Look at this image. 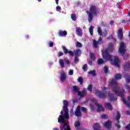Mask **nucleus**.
I'll return each mask as SVG.
<instances>
[{"label": "nucleus", "instance_id": "obj_26", "mask_svg": "<svg viewBox=\"0 0 130 130\" xmlns=\"http://www.w3.org/2000/svg\"><path fill=\"white\" fill-rule=\"evenodd\" d=\"M89 75H92L93 77H95L96 76V71L95 70H92L88 72Z\"/></svg>", "mask_w": 130, "mask_h": 130}, {"label": "nucleus", "instance_id": "obj_35", "mask_svg": "<svg viewBox=\"0 0 130 130\" xmlns=\"http://www.w3.org/2000/svg\"><path fill=\"white\" fill-rule=\"evenodd\" d=\"M90 58L92 60H95V54H94V53H90Z\"/></svg>", "mask_w": 130, "mask_h": 130}, {"label": "nucleus", "instance_id": "obj_19", "mask_svg": "<svg viewBox=\"0 0 130 130\" xmlns=\"http://www.w3.org/2000/svg\"><path fill=\"white\" fill-rule=\"evenodd\" d=\"M124 70L125 71H127V70L130 69V62H127L125 63V64H124L123 67Z\"/></svg>", "mask_w": 130, "mask_h": 130}, {"label": "nucleus", "instance_id": "obj_44", "mask_svg": "<svg viewBox=\"0 0 130 130\" xmlns=\"http://www.w3.org/2000/svg\"><path fill=\"white\" fill-rule=\"evenodd\" d=\"M101 26H103V27H105L106 26H107L106 22H101Z\"/></svg>", "mask_w": 130, "mask_h": 130}, {"label": "nucleus", "instance_id": "obj_47", "mask_svg": "<svg viewBox=\"0 0 130 130\" xmlns=\"http://www.w3.org/2000/svg\"><path fill=\"white\" fill-rule=\"evenodd\" d=\"M56 9L57 11H58V10H61V8L60 7V6H57L56 7Z\"/></svg>", "mask_w": 130, "mask_h": 130}, {"label": "nucleus", "instance_id": "obj_57", "mask_svg": "<svg viewBox=\"0 0 130 130\" xmlns=\"http://www.w3.org/2000/svg\"><path fill=\"white\" fill-rule=\"evenodd\" d=\"M128 101L130 103V96L127 97Z\"/></svg>", "mask_w": 130, "mask_h": 130}, {"label": "nucleus", "instance_id": "obj_10", "mask_svg": "<svg viewBox=\"0 0 130 130\" xmlns=\"http://www.w3.org/2000/svg\"><path fill=\"white\" fill-rule=\"evenodd\" d=\"M62 50L65 54L69 53L70 56H74V52L72 51H68V49L64 46H62Z\"/></svg>", "mask_w": 130, "mask_h": 130}, {"label": "nucleus", "instance_id": "obj_1", "mask_svg": "<svg viewBox=\"0 0 130 130\" xmlns=\"http://www.w3.org/2000/svg\"><path fill=\"white\" fill-rule=\"evenodd\" d=\"M109 52H113V45L111 43L109 44V46L106 49L105 52L102 51V55L103 57H105V59L110 60L112 64L117 68H119V59H118V57H117V56H115L114 60H113L112 57L111 56V55L109 54Z\"/></svg>", "mask_w": 130, "mask_h": 130}, {"label": "nucleus", "instance_id": "obj_31", "mask_svg": "<svg viewBox=\"0 0 130 130\" xmlns=\"http://www.w3.org/2000/svg\"><path fill=\"white\" fill-rule=\"evenodd\" d=\"M76 47H82L83 46V45H82V43H80V42H77L76 44Z\"/></svg>", "mask_w": 130, "mask_h": 130}, {"label": "nucleus", "instance_id": "obj_50", "mask_svg": "<svg viewBox=\"0 0 130 130\" xmlns=\"http://www.w3.org/2000/svg\"><path fill=\"white\" fill-rule=\"evenodd\" d=\"M65 62L67 63V64H70V60H65Z\"/></svg>", "mask_w": 130, "mask_h": 130}, {"label": "nucleus", "instance_id": "obj_30", "mask_svg": "<svg viewBox=\"0 0 130 130\" xmlns=\"http://www.w3.org/2000/svg\"><path fill=\"white\" fill-rule=\"evenodd\" d=\"M92 88H93V85H92V84H89L88 86L87 90H88L89 91V92H92Z\"/></svg>", "mask_w": 130, "mask_h": 130}, {"label": "nucleus", "instance_id": "obj_42", "mask_svg": "<svg viewBox=\"0 0 130 130\" xmlns=\"http://www.w3.org/2000/svg\"><path fill=\"white\" fill-rule=\"evenodd\" d=\"M80 110H81V107L78 106L76 108L75 112H80Z\"/></svg>", "mask_w": 130, "mask_h": 130}, {"label": "nucleus", "instance_id": "obj_23", "mask_svg": "<svg viewBox=\"0 0 130 130\" xmlns=\"http://www.w3.org/2000/svg\"><path fill=\"white\" fill-rule=\"evenodd\" d=\"M120 119V113L119 112H117V115L116 116V120H117V122L119 123V119Z\"/></svg>", "mask_w": 130, "mask_h": 130}, {"label": "nucleus", "instance_id": "obj_7", "mask_svg": "<svg viewBox=\"0 0 130 130\" xmlns=\"http://www.w3.org/2000/svg\"><path fill=\"white\" fill-rule=\"evenodd\" d=\"M58 122L59 123H63V125L61 127L60 130H66V127H67L68 124L66 123V120H64V118L63 116L62 115H60L59 116V118H58Z\"/></svg>", "mask_w": 130, "mask_h": 130}, {"label": "nucleus", "instance_id": "obj_22", "mask_svg": "<svg viewBox=\"0 0 130 130\" xmlns=\"http://www.w3.org/2000/svg\"><path fill=\"white\" fill-rule=\"evenodd\" d=\"M58 34L59 36H67V35H68V32L66 30H59Z\"/></svg>", "mask_w": 130, "mask_h": 130}, {"label": "nucleus", "instance_id": "obj_9", "mask_svg": "<svg viewBox=\"0 0 130 130\" xmlns=\"http://www.w3.org/2000/svg\"><path fill=\"white\" fill-rule=\"evenodd\" d=\"M103 43V41L102 38L100 37L99 40L97 41L95 40H93V46L94 48H97L98 47V44H102Z\"/></svg>", "mask_w": 130, "mask_h": 130}, {"label": "nucleus", "instance_id": "obj_64", "mask_svg": "<svg viewBox=\"0 0 130 130\" xmlns=\"http://www.w3.org/2000/svg\"><path fill=\"white\" fill-rule=\"evenodd\" d=\"M90 62H91V64H92V61H91Z\"/></svg>", "mask_w": 130, "mask_h": 130}, {"label": "nucleus", "instance_id": "obj_14", "mask_svg": "<svg viewBox=\"0 0 130 130\" xmlns=\"http://www.w3.org/2000/svg\"><path fill=\"white\" fill-rule=\"evenodd\" d=\"M74 54L75 55V56H80L82 54V51L80 49H76L73 52Z\"/></svg>", "mask_w": 130, "mask_h": 130}, {"label": "nucleus", "instance_id": "obj_20", "mask_svg": "<svg viewBox=\"0 0 130 130\" xmlns=\"http://www.w3.org/2000/svg\"><path fill=\"white\" fill-rule=\"evenodd\" d=\"M105 107L109 110H112V105L109 103H105Z\"/></svg>", "mask_w": 130, "mask_h": 130}, {"label": "nucleus", "instance_id": "obj_37", "mask_svg": "<svg viewBox=\"0 0 130 130\" xmlns=\"http://www.w3.org/2000/svg\"><path fill=\"white\" fill-rule=\"evenodd\" d=\"M103 36L104 37H106V36H107V30H106V29H104V32L103 33Z\"/></svg>", "mask_w": 130, "mask_h": 130}, {"label": "nucleus", "instance_id": "obj_8", "mask_svg": "<svg viewBox=\"0 0 130 130\" xmlns=\"http://www.w3.org/2000/svg\"><path fill=\"white\" fill-rule=\"evenodd\" d=\"M108 93V92L107 91H105L104 92L100 90H96L95 91L96 95H98L99 97L102 99L105 98Z\"/></svg>", "mask_w": 130, "mask_h": 130}, {"label": "nucleus", "instance_id": "obj_27", "mask_svg": "<svg viewBox=\"0 0 130 130\" xmlns=\"http://www.w3.org/2000/svg\"><path fill=\"white\" fill-rule=\"evenodd\" d=\"M104 60H103V59L102 58H100L98 60V63L99 64H102V63H104Z\"/></svg>", "mask_w": 130, "mask_h": 130}, {"label": "nucleus", "instance_id": "obj_40", "mask_svg": "<svg viewBox=\"0 0 130 130\" xmlns=\"http://www.w3.org/2000/svg\"><path fill=\"white\" fill-rule=\"evenodd\" d=\"M104 72L106 74H107V73H108V67L107 66L104 67Z\"/></svg>", "mask_w": 130, "mask_h": 130}, {"label": "nucleus", "instance_id": "obj_56", "mask_svg": "<svg viewBox=\"0 0 130 130\" xmlns=\"http://www.w3.org/2000/svg\"><path fill=\"white\" fill-rule=\"evenodd\" d=\"M73 103H76V102H77V100H76L75 99L73 100Z\"/></svg>", "mask_w": 130, "mask_h": 130}, {"label": "nucleus", "instance_id": "obj_41", "mask_svg": "<svg viewBox=\"0 0 130 130\" xmlns=\"http://www.w3.org/2000/svg\"><path fill=\"white\" fill-rule=\"evenodd\" d=\"M80 109L83 112H87V109L86 108L82 107H80Z\"/></svg>", "mask_w": 130, "mask_h": 130}, {"label": "nucleus", "instance_id": "obj_45", "mask_svg": "<svg viewBox=\"0 0 130 130\" xmlns=\"http://www.w3.org/2000/svg\"><path fill=\"white\" fill-rule=\"evenodd\" d=\"M58 56H62L63 55V52L60 51L58 53Z\"/></svg>", "mask_w": 130, "mask_h": 130}, {"label": "nucleus", "instance_id": "obj_52", "mask_svg": "<svg viewBox=\"0 0 130 130\" xmlns=\"http://www.w3.org/2000/svg\"><path fill=\"white\" fill-rule=\"evenodd\" d=\"M120 5V3L118 2L117 3V8H119V5Z\"/></svg>", "mask_w": 130, "mask_h": 130}, {"label": "nucleus", "instance_id": "obj_29", "mask_svg": "<svg viewBox=\"0 0 130 130\" xmlns=\"http://www.w3.org/2000/svg\"><path fill=\"white\" fill-rule=\"evenodd\" d=\"M98 32L100 36H102L103 34H102V30L101 29V28L99 27H98Z\"/></svg>", "mask_w": 130, "mask_h": 130}, {"label": "nucleus", "instance_id": "obj_6", "mask_svg": "<svg viewBox=\"0 0 130 130\" xmlns=\"http://www.w3.org/2000/svg\"><path fill=\"white\" fill-rule=\"evenodd\" d=\"M119 52L122 54V56L124 57V59H126L128 57V55L126 56V58L124 57V54L125 53V45L123 42L120 43V47L119 48Z\"/></svg>", "mask_w": 130, "mask_h": 130}, {"label": "nucleus", "instance_id": "obj_15", "mask_svg": "<svg viewBox=\"0 0 130 130\" xmlns=\"http://www.w3.org/2000/svg\"><path fill=\"white\" fill-rule=\"evenodd\" d=\"M76 34L78 35V36H80V37H81L82 35H83V32H82V28L80 27H76Z\"/></svg>", "mask_w": 130, "mask_h": 130}, {"label": "nucleus", "instance_id": "obj_58", "mask_svg": "<svg viewBox=\"0 0 130 130\" xmlns=\"http://www.w3.org/2000/svg\"><path fill=\"white\" fill-rule=\"evenodd\" d=\"M26 39H29V36L28 35L26 36Z\"/></svg>", "mask_w": 130, "mask_h": 130}, {"label": "nucleus", "instance_id": "obj_5", "mask_svg": "<svg viewBox=\"0 0 130 130\" xmlns=\"http://www.w3.org/2000/svg\"><path fill=\"white\" fill-rule=\"evenodd\" d=\"M73 90L74 92L78 93V96H80V98H83L85 95H87V91L86 89H83L82 91H80V88H78L77 86L75 85L73 86Z\"/></svg>", "mask_w": 130, "mask_h": 130}, {"label": "nucleus", "instance_id": "obj_18", "mask_svg": "<svg viewBox=\"0 0 130 130\" xmlns=\"http://www.w3.org/2000/svg\"><path fill=\"white\" fill-rule=\"evenodd\" d=\"M97 106V111L98 112H101V111H104V108H103V107L102 106V105L99 104H96Z\"/></svg>", "mask_w": 130, "mask_h": 130}, {"label": "nucleus", "instance_id": "obj_12", "mask_svg": "<svg viewBox=\"0 0 130 130\" xmlns=\"http://www.w3.org/2000/svg\"><path fill=\"white\" fill-rule=\"evenodd\" d=\"M108 97H109L110 101H115L117 100V99L114 96V94L110 93V91L108 92Z\"/></svg>", "mask_w": 130, "mask_h": 130}, {"label": "nucleus", "instance_id": "obj_3", "mask_svg": "<svg viewBox=\"0 0 130 130\" xmlns=\"http://www.w3.org/2000/svg\"><path fill=\"white\" fill-rule=\"evenodd\" d=\"M86 13L88 15V22L91 23L93 20V15H97V8L95 6H91L89 11H87Z\"/></svg>", "mask_w": 130, "mask_h": 130}, {"label": "nucleus", "instance_id": "obj_28", "mask_svg": "<svg viewBox=\"0 0 130 130\" xmlns=\"http://www.w3.org/2000/svg\"><path fill=\"white\" fill-rule=\"evenodd\" d=\"M74 125L75 126V127H79V126H80V125H81V124L80 123V121H77L75 122Z\"/></svg>", "mask_w": 130, "mask_h": 130}, {"label": "nucleus", "instance_id": "obj_62", "mask_svg": "<svg viewBox=\"0 0 130 130\" xmlns=\"http://www.w3.org/2000/svg\"><path fill=\"white\" fill-rule=\"evenodd\" d=\"M38 2H41V1H42V0H38Z\"/></svg>", "mask_w": 130, "mask_h": 130}, {"label": "nucleus", "instance_id": "obj_36", "mask_svg": "<svg viewBox=\"0 0 130 130\" xmlns=\"http://www.w3.org/2000/svg\"><path fill=\"white\" fill-rule=\"evenodd\" d=\"M108 118V116H107V115L103 114L101 115V118H102L103 119H107Z\"/></svg>", "mask_w": 130, "mask_h": 130}, {"label": "nucleus", "instance_id": "obj_46", "mask_svg": "<svg viewBox=\"0 0 130 130\" xmlns=\"http://www.w3.org/2000/svg\"><path fill=\"white\" fill-rule=\"evenodd\" d=\"M50 47H53V43L52 42H50L49 43Z\"/></svg>", "mask_w": 130, "mask_h": 130}, {"label": "nucleus", "instance_id": "obj_43", "mask_svg": "<svg viewBox=\"0 0 130 130\" xmlns=\"http://www.w3.org/2000/svg\"><path fill=\"white\" fill-rule=\"evenodd\" d=\"M70 76H73L74 75V70H70L69 72Z\"/></svg>", "mask_w": 130, "mask_h": 130}, {"label": "nucleus", "instance_id": "obj_25", "mask_svg": "<svg viewBox=\"0 0 130 130\" xmlns=\"http://www.w3.org/2000/svg\"><path fill=\"white\" fill-rule=\"evenodd\" d=\"M59 64L62 69H63L64 68V63L63 62V60L61 59H59Z\"/></svg>", "mask_w": 130, "mask_h": 130}, {"label": "nucleus", "instance_id": "obj_60", "mask_svg": "<svg viewBox=\"0 0 130 130\" xmlns=\"http://www.w3.org/2000/svg\"><path fill=\"white\" fill-rule=\"evenodd\" d=\"M122 23H125V21L123 20V21H122Z\"/></svg>", "mask_w": 130, "mask_h": 130}, {"label": "nucleus", "instance_id": "obj_49", "mask_svg": "<svg viewBox=\"0 0 130 130\" xmlns=\"http://www.w3.org/2000/svg\"><path fill=\"white\" fill-rule=\"evenodd\" d=\"M65 130H71V128L69 125H67V127L65 128Z\"/></svg>", "mask_w": 130, "mask_h": 130}, {"label": "nucleus", "instance_id": "obj_39", "mask_svg": "<svg viewBox=\"0 0 130 130\" xmlns=\"http://www.w3.org/2000/svg\"><path fill=\"white\" fill-rule=\"evenodd\" d=\"M75 115L76 116H81L82 115V113L81 112H75Z\"/></svg>", "mask_w": 130, "mask_h": 130}, {"label": "nucleus", "instance_id": "obj_34", "mask_svg": "<svg viewBox=\"0 0 130 130\" xmlns=\"http://www.w3.org/2000/svg\"><path fill=\"white\" fill-rule=\"evenodd\" d=\"M71 19L73 20V21H76L77 18L76 17V14H73L71 15Z\"/></svg>", "mask_w": 130, "mask_h": 130}, {"label": "nucleus", "instance_id": "obj_2", "mask_svg": "<svg viewBox=\"0 0 130 130\" xmlns=\"http://www.w3.org/2000/svg\"><path fill=\"white\" fill-rule=\"evenodd\" d=\"M121 78V75L117 74L115 75V78L111 80V82H109V85L112 87V92H114L117 96H122V94L125 92L123 88L122 90L119 89L117 82H116V80H120Z\"/></svg>", "mask_w": 130, "mask_h": 130}, {"label": "nucleus", "instance_id": "obj_55", "mask_svg": "<svg viewBox=\"0 0 130 130\" xmlns=\"http://www.w3.org/2000/svg\"><path fill=\"white\" fill-rule=\"evenodd\" d=\"M113 23H114V21H113V20H111L110 22L111 25H112V24H113Z\"/></svg>", "mask_w": 130, "mask_h": 130}, {"label": "nucleus", "instance_id": "obj_13", "mask_svg": "<svg viewBox=\"0 0 130 130\" xmlns=\"http://www.w3.org/2000/svg\"><path fill=\"white\" fill-rule=\"evenodd\" d=\"M117 36L118 37H119L120 40H122V39H123V34H122V29L120 28L118 30Z\"/></svg>", "mask_w": 130, "mask_h": 130}, {"label": "nucleus", "instance_id": "obj_4", "mask_svg": "<svg viewBox=\"0 0 130 130\" xmlns=\"http://www.w3.org/2000/svg\"><path fill=\"white\" fill-rule=\"evenodd\" d=\"M63 104V109L64 112L63 117L66 119H69V118H70V117L69 116V109H68V107L69 106V102L67 100H64Z\"/></svg>", "mask_w": 130, "mask_h": 130}, {"label": "nucleus", "instance_id": "obj_33", "mask_svg": "<svg viewBox=\"0 0 130 130\" xmlns=\"http://www.w3.org/2000/svg\"><path fill=\"white\" fill-rule=\"evenodd\" d=\"M79 56H75L74 57V62L75 63H78L79 62V58H78Z\"/></svg>", "mask_w": 130, "mask_h": 130}, {"label": "nucleus", "instance_id": "obj_21", "mask_svg": "<svg viewBox=\"0 0 130 130\" xmlns=\"http://www.w3.org/2000/svg\"><path fill=\"white\" fill-rule=\"evenodd\" d=\"M104 126L106 127V128H108V129H109L111 127V123H110V121H107L105 122Z\"/></svg>", "mask_w": 130, "mask_h": 130}, {"label": "nucleus", "instance_id": "obj_32", "mask_svg": "<svg viewBox=\"0 0 130 130\" xmlns=\"http://www.w3.org/2000/svg\"><path fill=\"white\" fill-rule=\"evenodd\" d=\"M87 68L88 66L87 65V64H85L83 66L82 69L84 72H86V71H87Z\"/></svg>", "mask_w": 130, "mask_h": 130}, {"label": "nucleus", "instance_id": "obj_24", "mask_svg": "<svg viewBox=\"0 0 130 130\" xmlns=\"http://www.w3.org/2000/svg\"><path fill=\"white\" fill-rule=\"evenodd\" d=\"M77 81H78V83H80V85H83V83H84V80H83V77H79L78 78Z\"/></svg>", "mask_w": 130, "mask_h": 130}, {"label": "nucleus", "instance_id": "obj_63", "mask_svg": "<svg viewBox=\"0 0 130 130\" xmlns=\"http://www.w3.org/2000/svg\"><path fill=\"white\" fill-rule=\"evenodd\" d=\"M129 23H130V19H129Z\"/></svg>", "mask_w": 130, "mask_h": 130}, {"label": "nucleus", "instance_id": "obj_17", "mask_svg": "<svg viewBox=\"0 0 130 130\" xmlns=\"http://www.w3.org/2000/svg\"><path fill=\"white\" fill-rule=\"evenodd\" d=\"M124 77L125 78L126 83L127 84H129V83H130V75H128L127 73H125L124 74Z\"/></svg>", "mask_w": 130, "mask_h": 130}, {"label": "nucleus", "instance_id": "obj_16", "mask_svg": "<svg viewBox=\"0 0 130 130\" xmlns=\"http://www.w3.org/2000/svg\"><path fill=\"white\" fill-rule=\"evenodd\" d=\"M66 78H67V75H66V73H64V72L62 71L61 73V77H60V80L62 82H64V81H66Z\"/></svg>", "mask_w": 130, "mask_h": 130}, {"label": "nucleus", "instance_id": "obj_53", "mask_svg": "<svg viewBox=\"0 0 130 130\" xmlns=\"http://www.w3.org/2000/svg\"><path fill=\"white\" fill-rule=\"evenodd\" d=\"M103 90V91H106V90H107V87H104Z\"/></svg>", "mask_w": 130, "mask_h": 130}, {"label": "nucleus", "instance_id": "obj_51", "mask_svg": "<svg viewBox=\"0 0 130 130\" xmlns=\"http://www.w3.org/2000/svg\"><path fill=\"white\" fill-rule=\"evenodd\" d=\"M116 126L118 128H120V125H119V124H116Z\"/></svg>", "mask_w": 130, "mask_h": 130}, {"label": "nucleus", "instance_id": "obj_54", "mask_svg": "<svg viewBox=\"0 0 130 130\" xmlns=\"http://www.w3.org/2000/svg\"><path fill=\"white\" fill-rule=\"evenodd\" d=\"M58 1L59 0H55V3L56 5H58Z\"/></svg>", "mask_w": 130, "mask_h": 130}, {"label": "nucleus", "instance_id": "obj_61", "mask_svg": "<svg viewBox=\"0 0 130 130\" xmlns=\"http://www.w3.org/2000/svg\"><path fill=\"white\" fill-rule=\"evenodd\" d=\"M60 114H63L62 111L60 112Z\"/></svg>", "mask_w": 130, "mask_h": 130}, {"label": "nucleus", "instance_id": "obj_11", "mask_svg": "<svg viewBox=\"0 0 130 130\" xmlns=\"http://www.w3.org/2000/svg\"><path fill=\"white\" fill-rule=\"evenodd\" d=\"M124 92H123L122 93V95H118V96H120V97H121V99H122V102L124 103V104H126L128 108H130V103H127V101H126V100H125V98H124Z\"/></svg>", "mask_w": 130, "mask_h": 130}, {"label": "nucleus", "instance_id": "obj_59", "mask_svg": "<svg viewBox=\"0 0 130 130\" xmlns=\"http://www.w3.org/2000/svg\"><path fill=\"white\" fill-rule=\"evenodd\" d=\"M53 130H59L58 128H54Z\"/></svg>", "mask_w": 130, "mask_h": 130}, {"label": "nucleus", "instance_id": "obj_48", "mask_svg": "<svg viewBox=\"0 0 130 130\" xmlns=\"http://www.w3.org/2000/svg\"><path fill=\"white\" fill-rule=\"evenodd\" d=\"M126 115H130V111L127 110L126 111Z\"/></svg>", "mask_w": 130, "mask_h": 130}, {"label": "nucleus", "instance_id": "obj_38", "mask_svg": "<svg viewBox=\"0 0 130 130\" xmlns=\"http://www.w3.org/2000/svg\"><path fill=\"white\" fill-rule=\"evenodd\" d=\"M89 33L90 35H93V26H90L89 28Z\"/></svg>", "mask_w": 130, "mask_h": 130}]
</instances>
